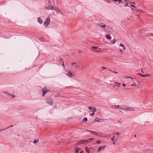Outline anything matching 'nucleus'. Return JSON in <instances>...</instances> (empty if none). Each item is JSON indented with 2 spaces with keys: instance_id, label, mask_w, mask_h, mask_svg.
Returning a JSON list of instances; mask_svg holds the SVG:
<instances>
[{
  "instance_id": "15",
  "label": "nucleus",
  "mask_w": 153,
  "mask_h": 153,
  "mask_svg": "<svg viewBox=\"0 0 153 153\" xmlns=\"http://www.w3.org/2000/svg\"><path fill=\"white\" fill-rule=\"evenodd\" d=\"M84 143H85L84 140H81L78 142V145H79L83 144Z\"/></svg>"
},
{
  "instance_id": "30",
  "label": "nucleus",
  "mask_w": 153,
  "mask_h": 153,
  "mask_svg": "<svg viewBox=\"0 0 153 153\" xmlns=\"http://www.w3.org/2000/svg\"><path fill=\"white\" fill-rule=\"evenodd\" d=\"M101 143V141H100L98 140L97 141V144H99Z\"/></svg>"
},
{
  "instance_id": "37",
  "label": "nucleus",
  "mask_w": 153,
  "mask_h": 153,
  "mask_svg": "<svg viewBox=\"0 0 153 153\" xmlns=\"http://www.w3.org/2000/svg\"><path fill=\"white\" fill-rule=\"evenodd\" d=\"M122 85L123 86H126V84H125L124 83V84H122Z\"/></svg>"
},
{
  "instance_id": "31",
  "label": "nucleus",
  "mask_w": 153,
  "mask_h": 153,
  "mask_svg": "<svg viewBox=\"0 0 153 153\" xmlns=\"http://www.w3.org/2000/svg\"><path fill=\"white\" fill-rule=\"evenodd\" d=\"M83 120L84 121H87V118L86 117H85L83 119Z\"/></svg>"
},
{
  "instance_id": "11",
  "label": "nucleus",
  "mask_w": 153,
  "mask_h": 153,
  "mask_svg": "<svg viewBox=\"0 0 153 153\" xmlns=\"http://www.w3.org/2000/svg\"><path fill=\"white\" fill-rule=\"evenodd\" d=\"M87 131L88 132H90L93 135H97V133L95 131H90V130H87Z\"/></svg>"
},
{
  "instance_id": "43",
  "label": "nucleus",
  "mask_w": 153,
  "mask_h": 153,
  "mask_svg": "<svg viewBox=\"0 0 153 153\" xmlns=\"http://www.w3.org/2000/svg\"><path fill=\"white\" fill-rule=\"evenodd\" d=\"M128 78H129L131 79H132V80L133 79V78H132L131 77H128Z\"/></svg>"
},
{
  "instance_id": "36",
  "label": "nucleus",
  "mask_w": 153,
  "mask_h": 153,
  "mask_svg": "<svg viewBox=\"0 0 153 153\" xmlns=\"http://www.w3.org/2000/svg\"><path fill=\"white\" fill-rule=\"evenodd\" d=\"M62 65L63 66V67L64 68H65V65H64V62H63L62 63Z\"/></svg>"
},
{
  "instance_id": "25",
  "label": "nucleus",
  "mask_w": 153,
  "mask_h": 153,
  "mask_svg": "<svg viewBox=\"0 0 153 153\" xmlns=\"http://www.w3.org/2000/svg\"><path fill=\"white\" fill-rule=\"evenodd\" d=\"M131 85L132 86H137V84H136V83L134 82H133Z\"/></svg>"
},
{
  "instance_id": "26",
  "label": "nucleus",
  "mask_w": 153,
  "mask_h": 153,
  "mask_svg": "<svg viewBox=\"0 0 153 153\" xmlns=\"http://www.w3.org/2000/svg\"><path fill=\"white\" fill-rule=\"evenodd\" d=\"M38 141L39 140L38 139H35L33 141V143H37L38 142Z\"/></svg>"
},
{
  "instance_id": "9",
  "label": "nucleus",
  "mask_w": 153,
  "mask_h": 153,
  "mask_svg": "<svg viewBox=\"0 0 153 153\" xmlns=\"http://www.w3.org/2000/svg\"><path fill=\"white\" fill-rule=\"evenodd\" d=\"M48 2L51 5L55 4V0H49Z\"/></svg>"
},
{
  "instance_id": "23",
  "label": "nucleus",
  "mask_w": 153,
  "mask_h": 153,
  "mask_svg": "<svg viewBox=\"0 0 153 153\" xmlns=\"http://www.w3.org/2000/svg\"><path fill=\"white\" fill-rule=\"evenodd\" d=\"M111 43L112 44H114L116 42V40L115 39H114L113 40H111Z\"/></svg>"
},
{
  "instance_id": "49",
  "label": "nucleus",
  "mask_w": 153,
  "mask_h": 153,
  "mask_svg": "<svg viewBox=\"0 0 153 153\" xmlns=\"http://www.w3.org/2000/svg\"><path fill=\"white\" fill-rule=\"evenodd\" d=\"M105 137H107V136H105Z\"/></svg>"
},
{
  "instance_id": "29",
  "label": "nucleus",
  "mask_w": 153,
  "mask_h": 153,
  "mask_svg": "<svg viewBox=\"0 0 153 153\" xmlns=\"http://www.w3.org/2000/svg\"><path fill=\"white\" fill-rule=\"evenodd\" d=\"M91 47L93 48V49H97L98 48V47H94V46H92Z\"/></svg>"
},
{
  "instance_id": "27",
  "label": "nucleus",
  "mask_w": 153,
  "mask_h": 153,
  "mask_svg": "<svg viewBox=\"0 0 153 153\" xmlns=\"http://www.w3.org/2000/svg\"><path fill=\"white\" fill-rule=\"evenodd\" d=\"M75 65L74 66V67L75 68H78L79 67V66L78 64H76H76H75Z\"/></svg>"
},
{
  "instance_id": "14",
  "label": "nucleus",
  "mask_w": 153,
  "mask_h": 153,
  "mask_svg": "<svg viewBox=\"0 0 153 153\" xmlns=\"http://www.w3.org/2000/svg\"><path fill=\"white\" fill-rule=\"evenodd\" d=\"M47 90H46V88H45L43 89L42 91V95L43 96H44L47 92Z\"/></svg>"
},
{
  "instance_id": "16",
  "label": "nucleus",
  "mask_w": 153,
  "mask_h": 153,
  "mask_svg": "<svg viewBox=\"0 0 153 153\" xmlns=\"http://www.w3.org/2000/svg\"><path fill=\"white\" fill-rule=\"evenodd\" d=\"M38 22L40 24H42V20L40 18V17H38L37 19Z\"/></svg>"
},
{
  "instance_id": "5",
  "label": "nucleus",
  "mask_w": 153,
  "mask_h": 153,
  "mask_svg": "<svg viewBox=\"0 0 153 153\" xmlns=\"http://www.w3.org/2000/svg\"><path fill=\"white\" fill-rule=\"evenodd\" d=\"M50 22V19L49 18H48L44 22V25L45 26H47L49 25Z\"/></svg>"
},
{
  "instance_id": "4",
  "label": "nucleus",
  "mask_w": 153,
  "mask_h": 153,
  "mask_svg": "<svg viewBox=\"0 0 153 153\" xmlns=\"http://www.w3.org/2000/svg\"><path fill=\"white\" fill-rule=\"evenodd\" d=\"M119 45L120 47L123 48V49H120L119 50L120 53H122L123 52V51H125V50H126V47L124 45H123V44L121 43H120L119 44Z\"/></svg>"
},
{
  "instance_id": "17",
  "label": "nucleus",
  "mask_w": 153,
  "mask_h": 153,
  "mask_svg": "<svg viewBox=\"0 0 153 153\" xmlns=\"http://www.w3.org/2000/svg\"><path fill=\"white\" fill-rule=\"evenodd\" d=\"M85 149L88 153H90V149L87 147H85Z\"/></svg>"
},
{
  "instance_id": "13",
  "label": "nucleus",
  "mask_w": 153,
  "mask_h": 153,
  "mask_svg": "<svg viewBox=\"0 0 153 153\" xmlns=\"http://www.w3.org/2000/svg\"><path fill=\"white\" fill-rule=\"evenodd\" d=\"M55 10L59 13H61V10L60 9L58 8H55Z\"/></svg>"
},
{
  "instance_id": "41",
  "label": "nucleus",
  "mask_w": 153,
  "mask_h": 153,
  "mask_svg": "<svg viewBox=\"0 0 153 153\" xmlns=\"http://www.w3.org/2000/svg\"><path fill=\"white\" fill-rule=\"evenodd\" d=\"M113 72H114V73H115V74H117L118 73V72L115 71H113Z\"/></svg>"
},
{
  "instance_id": "1",
  "label": "nucleus",
  "mask_w": 153,
  "mask_h": 153,
  "mask_svg": "<svg viewBox=\"0 0 153 153\" xmlns=\"http://www.w3.org/2000/svg\"><path fill=\"white\" fill-rule=\"evenodd\" d=\"M117 108L119 109L120 111L122 112V111H134V109L133 107H126L124 105H117Z\"/></svg>"
},
{
  "instance_id": "40",
  "label": "nucleus",
  "mask_w": 153,
  "mask_h": 153,
  "mask_svg": "<svg viewBox=\"0 0 153 153\" xmlns=\"http://www.w3.org/2000/svg\"><path fill=\"white\" fill-rule=\"evenodd\" d=\"M117 1H119V3H120V2H122V0H118Z\"/></svg>"
},
{
  "instance_id": "22",
  "label": "nucleus",
  "mask_w": 153,
  "mask_h": 153,
  "mask_svg": "<svg viewBox=\"0 0 153 153\" xmlns=\"http://www.w3.org/2000/svg\"><path fill=\"white\" fill-rule=\"evenodd\" d=\"M106 38L107 39L110 40L111 38V36L109 35H106Z\"/></svg>"
},
{
  "instance_id": "34",
  "label": "nucleus",
  "mask_w": 153,
  "mask_h": 153,
  "mask_svg": "<svg viewBox=\"0 0 153 153\" xmlns=\"http://www.w3.org/2000/svg\"><path fill=\"white\" fill-rule=\"evenodd\" d=\"M126 4V5H124V6H126V7L129 6L128 5V4H128V3H127Z\"/></svg>"
},
{
  "instance_id": "18",
  "label": "nucleus",
  "mask_w": 153,
  "mask_h": 153,
  "mask_svg": "<svg viewBox=\"0 0 153 153\" xmlns=\"http://www.w3.org/2000/svg\"><path fill=\"white\" fill-rule=\"evenodd\" d=\"M117 105H112L111 106V107L113 109H117Z\"/></svg>"
},
{
  "instance_id": "35",
  "label": "nucleus",
  "mask_w": 153,
  "mask_h": 153,
  "mask_svg": "<svg viewBox=\"0 0 153 153\" xmlns=\"http://www.w3.org/2000/svg\"><path fill=\"white\" fill-rule=\"evenodd\" d=\"M138 75H139L141 76L142 74H141L140 73H139L137 74Z\"/></svg>"
},
{
  "instance_id": "46",
  "label": "nucleus",
  "mask_w": 153,
  "mask_h": 153,
  "mask_svg": "<svg viewBox=\"0 0 153 153\" xmlns=\"http://www.w3.org/2000/svg\"><path fill=\"white\" fill-rule=\"evenodd\" d=\"M90 111L89 112H90L91 111H92V109L90 110Z\"/></svg>"
},
{
  "instance_id": "2",
  "label": "nucleus",
  "mask_w": 153,
  "mask_h": 153,
  "mask_svg": "<svg viewBox=\"0 0 153 153\" xmlns=\"http://www.w3.org/2000/svg\"><path fill=\"white\" fill-rule=\"evenodd\" d=\"M88 108L89 110L92 109V113L90 114V115L91 117H93L94 115V112L96 111V109L95 107H91L89 106Z\"/></svg>"
},
{
  "instance_id": "7",
  "label": "nucleus",
  "mask_w": 153,
  "mask_h": 153,
  "mask_svg": "<svg viewBox=\"0 0 153 153\" xmlns=\"http://www.w3.org/2000/svg\"><path fill=\"white\" fill-rule=\"evenodd\" d=\"M105 147V146H100L99 147L98 149L97 150V152H99L104 150Z\"/></svg>"
},
{
  "instance_id": "39",
  "label": "nucleus",
  "mask_w": 153,
  "mask_h": 153,
  "mask_svg": "<svg viewBox=\"0 0 153 153\" xmlns=\"http://www.w3.org/2000/svg\"><path fill=\"white\" fill-rule=\"evenodd\" d=\"M105 1H106V2H108V3H109V0H105Z\"/></svg>"
},
{
  "instance_id": "47",
  "label": "nucleus",
  "mask_w": 153,
  "mask_h": 153,
  "mask_svg": "<svg viewBox=\"0 0 153 153\" xmlns=\"http://www.w3.org/2000/svg\"><path fill=\"white\" fill-rule=\"evenodd\" d=\"M130 3H133V4H135V3H134V2H130Z\"/></svg>"
},
{
  "instance_id": "24",
  "label": "nucleus",
  "mask_w": 153,
  "mask_h": 153,
  "mask_svg": "<svg viewBox=\"0 0 153 153\" xmlns=\"http://www.w3.org/2000/svg\"><path fill=\"white\" fill-rule=\"evenodd\" d=\"M150 75H149L148 74H145V75H143V74H142V75H141V76L143 77H149L150 76Z\"/></svg>"
},
{
  "instance_id": "10",
  "label": "nucleus",
  "mask_w": 153,
  "mask_h": 153,
  "mask_svg": "<svg viewBox=\"0 0 153 153\" xmlns=\"http://www.w3.org/2000/svg\"><path fill=\"white\" fill-rule=\"evenodd\" d=\"M46 102L48 104L50 105H52L53 103V102L51 100L49 99H47L46 100Z\"/></svg>"
},
{
  "instance_id": "44",
  "label": "nucleus",
  "mask_w": 153,
  "mask_h": 153,
  "mask_svg": "<svg viewBox=\"0 0 153 153\" xmlns=\"http://www.w3.org/2000/svg\"><path fill=\"white\" fill-rule=\"evenodd\" d=\"M10 96L12 97H15V96L13 95H11Z\"/></svg>"
},
{
  "instance_id": "20",
  "label": "nucleus",
  "mask_w": 153,
  "mask_h": 153,
  "mask_svg": "<svg viewBox=\"0 0 153 153\" xmlns=\"http://www.w3.org/2000/svg\"><path fill=\"white\" fill-rule=\"evenodd\" d=\"M75 149H76V151L75 152H76V153H78L81 150V149L80 148L77 147L75 148Z\"/></svg>"
},
{
  "instance_id": "21",
  "label": "nucleus",
  "mask_w": 153,
  "mask_h": 153,
  "mask_svg": "<svg viewBox=\"0 0 153 153\" xmlns=\"http://www.w3.org/2000/svg\"><path fill=\"white\" fill-rule=\"evenodd\" d=\"M115 137V136L114 135L111 138V140L112 141H113V144H115V142L116 141V140H115V141L114 140V139Z\"/></svg>"
},
{
  "instance_id": "38",
  "label": "nucleus",
  "mask_w": 153,
  "mask_h": 153,
  "mask_svg": "<svg viewBox=\"0 0 153 153\" xmlns=\"http://www.w3.org/2000/svg\"><path fill=\"white\" fill-rule=\"evenodd\" d=\"M114 83H116V84H118L119 85H120L121 84V83H118V82H115Z\"/></svg>"
},
{
  "instance_id": "19",
  "label": "nucleus",
  "mask_w": 153,
  "mask_h": 153,
  "mask_svg": "<svg viewBox=\"0 0 153 153\" xmlns=\"http://www.w3.org/2000/svg\"><path fill=\"white\" fill-rule=\"evenodd\" d=\"M99 25L100 26L103 28L105 27H106V25H105L103 24L102 23L99 24Z\"/></svg>"
},
{
  "instance_id": "33",
  "label": "nucleus",
  "mask_w": 153,
  "mask_h": 153,
  "mask_svg": "<svg viewBox=\"0 0 153 153\" xmlns=\"http://www.w3.org/2000/svg\"><path fill=\"white\" fill-rule=\"evenodd\" d=\"M130 6L131 7H134L135 8H136V7L134 5H131Z\"/></svg>"
},
{
  "instance_id": "48",
  "label": "nucleus",
  "mask_w": 153,
  "mask_h": 153,
  "mask_svg": "<svg viewBox=\"0 0 153 153\" xmlns=\"http://www.w3.org/2000/svg\"><path fill=\"white\" fill-rule=\"evenodd\" d=\"M109 71H111V70H109Z\"/></svg>"
},
{
  "instance_id": "8",
  "label": "nucleus",
  "mask_w": 153,
  "mask_h": 153,
  "mask_svg": "<svg viewBox=\"0 0 153 153\" xmlns=\"http://www.w3.org/2000/svg\"><path fill=\"white\" fill-rule=\"evenodd\" d=\"M103 121V120L99 118H95L94 122H102Z\"/></svg>"
},
{
  "instance_id": "42",
  "label": "nucleus",
  "mask_w": 153,
  "mask_h": 153,
  "mask_svg": "<svg viewBox=\"0 0 153 153\" xmlns=\"http://www.w3.org/2000/svg\"><path fill=\"white\" fill-rule=\"evenodd\" d=\"M83 153V151L82 150H81L80 151L79 153Z\"/></svg>"
},
{
  "instance_id": "6",
  "label": "nucleus",
  "mask_w": 153,
  "mask_h": 153,
  "mask_svg": "<svg viewBox=\"0 0 153 153\" xmlns=\"http://www.w3.org/2000/svg\"><path fill=\"white\" fill-rule=\"evenodd\" d=\"M45 9L46 10H53L54 9V7L50 4V5H48L47 6H46Z\"/></svg>"
},
{
  "instance_id": "32",
  "label": "nucleus",
  "mask_w": 153,
  "mask_h": 153,
  "mask_svg": "<svg viewBox=\"0 0 153 153\" xmlns=\"http://www.w3.org/2000/svg\"><path fill=\"white\" fill-rule=\"evenodd\" d=\"M75 64H76V62H73L71 63V65L72 66H73L74 65H75Z\"/></svg>"
},
{
  "instance_id": "12",
  "label": "nucleus",
  "mask_w": 153,
  "mask_h": 153,
  "mask_svg": "<svg viewBox=\"0 0 153 153\" xmlns=\"http://www.w3.org/2000/svg\"><path fill=\"white\" fill-rule=\"evenodd\" d=\"M67 76L69 77H71L72 76V74L70 71H68L67 74Z\"/></svg>"
},
{
  "instance_id": "45",
  "label": "nucleus",
  "mask_w": 153,
  "mask_h": 153,
  "mask_svg": "<svg viewBox=\"0 0 153 153\" xmlns=\"http://www.w3.org/2000/svg\"><path fill=\"white\" fill-rule=\"evenodd\" d=\"M102 68H103V69H106V68L105 67H102Z\"/></svg>"
},
{
  "instance_id": "28",
  "label": "nucleus",
  "mask_w": 153,
  "mask_h": 153,
  "mask_svg": "<svg viewBox=\"0 0 153 153\" xmlns=\"http://www.w3.org/2000/svg\"><path fill=\"white\" fill-rule=\"evenodd\" d=\"M117 134V135H119L120 134L119 133V132H115L114 133V134Z\"/></svg>"
},
{
  "instance_id": "3",
  "label": "nucleus",
  "mask_w": 153,
  "mask_h": 153,
  "mask_svg": "<svg viewBox=\"0 0 153 153\" xmlns=\"http://www.w3.org/2000/svg\"><path fill=\"white\" fill-rule=\"evenodd\" d=\"M95 140V139L94 138H90L88 140H84L85 143H92V142H94Z\"/></svg>"
}]
</instances>
